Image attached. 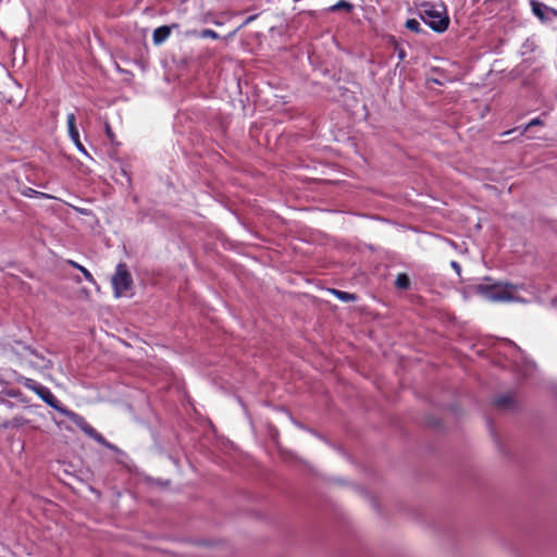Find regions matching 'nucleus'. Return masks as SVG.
<instances>
[{
    "label": "nucleus",
    "instance_id": "12",
    "mask_svg": "<svg viewBox=\"0 0 557 557\" xmlns=\"http://www.w3.org/2000/svg\"><path fill=\"white\" fill-rule=\"evenodd\" d=\"M70 263L74 268L78 269L81 271V273H83L85 280H87L88 282H94V277H92L91 273L86 268H84L83 265H79L78 263H76L74 261H70Z\"/></svg>",
    "mask_w": 557,
    "mask_h": 557
},
{
    "label": "nucleus",
    "instance_id": "9",
    "mask_svg": "<svg viewBox=\"0 0 557 557\" xmlns=\"http://www.w3.org/2000/svg\"><path fill=\"white\" fill-rule=\"evenodd\" d=\"M67 122V131L71 139H76L78 137L79 133L76 127V117L74 113H69L66 117Z\"/></svg>",
    "mask_w": 557,
    "mask_h": 557
},
{
    "label": "nucleus",
    "instance_id": "22",
    "mask_svg": "<svg viewBox=\"0 0 557 557\" xmlns=\"http://www.w3.org/2000/svg\"><path fill=\"white\" fill-rule=\"evenodd\" d=\"M515 131H516V129L507 131V133H506V134H510V133H512V132H515Z\"/></svg>",
    "mask_w": 557,
    "mask_h": 557
},
{
    "label": "nucleus",
    "instance_id": "13",
    "mask_svg": "<svg viewBox=\"0 0 557 557\" xmlns=\"http://www.w3.org/2000/svg\"><path fill=\"white\" fill-rule=\"evenodd\" d=\"M333 293L336 295V297L343 301H352L356 299V296L354 294L342 292V290H333Z\"/></svg>",
    "mask_w": 557,
    "mask_h": 557
},
{
    "label": "nucleus",
    "instance_id": "7",
    "mask_svg": "<svg viewBox=\"0 0 557 557\" xmlns=\"http://www.w3.org/2000/svg\"><path fill=\"white\" fill-rule=\"evenodd\" d=\"M494 404L502 410H509L515 408L516 399L512 394H504L495 398Z\"/></svg>",
    "mask_w": 557,
    "mask_h": 557
},
{
    "label": "nucleus",
    "instance_id": "17",
    "mask_svg": "<svg viewBox=\"0 0 557 557\" xmlns=\"http://www.w3.org/2000/svg\"><path fill=\"white\" fill-rule=\"evenodd\" d=\"M72 140H73V143L75 144L76 148H77L81 152H83V153L87 154V151H86V149H85L84 145L82 144V141H81V139H79V136H78V137H76V139H72Z\"/></svg>",
    "mask_w": 557,
    "mask_h": 557
},
{
    "label": "nucleus",
    "instance_id": "19",
    "mask_svg": "<svg viewBox=\"0 0 557 557\" xmlns=\"http://www.w3.org/2000/svg\"><path fill=\"white\" fill-rule=\"evenodd\" d=\"M451 268L456 271L458 275L461 273V267L457 261H451L450 263Z\"/></svg>",
    "mask_w": 557,
    "mask_h": 557
},
{
    "label": "nucleus",
    "instance_id": "10",
    "mask_svg": "<svg viewBox=\"0 0 557 557\" xmlns=\"http://www.w3.org/2000/svg\"><path fill=\"white\" fill-rule=\"evenodd\" d=\"M395 285L399 289H407L410 286V278L405 273H399L396 277Z\"/></svg>",
    "mask_w": 557,
    "mask_h": 557
},
{
    "label": "nucleus",
    "instance_id": "15",
    "mask_svg": "<svg viewBox=\"0 0 557 557\" xmlns=\"http://www.w3.org/2000/svg\"><path fill=\"white\" fill-rule=\"evenodd\" d=\"M406 27L409 29V30H412L414 33H419L421 29H420V23L419 21H417L416 18H410L406 22Z\"/></svg>",
    "mask_w": 557,
    "mask_h": 557
},
{
    "label": "nucleus",
    "instance_id": "5",
    "mask_svg": "<svg viewBox=\"0 0 557 557\" xmlns=\"http://www.w3.org/2000/svg\"><path fill=\"white\" fill-rule=\"evenodd\" d=\"M115 297L126 296L132 288L133 278L124 263H119L111 280Z\"/></svg>",
    "mask_w": 557,
    "mask_h": 557
},
{
    "label": "nucleus",
    "instance_id": "20",
    "mask_svg": "<svg viewBox=\"0 0 557 557\" xmlns=\"http://www.w3.org/2000/svg\"><path fill=\"white\" fill-rule=\"evenodd\" d=\"M107 134L110 138H112V132L109 126H107Z\"/></svg>",
    "mask_w": 557,
    "mask_h": 557
},
{
    "label": "nucleus",
    "instance_id": "11",
    "mask_svg": "<svg viewBox=\"0 0 557 557\" xmlns=\"http://www.w3.org/2000/svg\"><path fill=\"white\" fill-rule=\"evenodd\" d=\"M352 9V4L346 0H341L338 1L337 3H335L334 5L330 7V11L332 12H335V11H338V10H346V11H350Z\"/></svg>",
    "mask_w": 557,
    "mask_h": 557
},
{
    "label": "nucleus",
    "instance_id": "1",
    "mask_svg": "<svg viewBox=\"0 0 557 557\" xmlns=\"http://www.w3.org/2000/svg\"><path fill=\"white\" fill-rule=\"evenodd\" d=\"M522 288V285L498 282L495 284H480L475 286V293L493 302L523 301V299L517 295Z\"/></svg>",
    "mask_w": 557,
    "mask_h": 557
},
{
    "label": "nucleus",
    "instance_id": "14",
    "mask_svg": "<svg viewBox=\"0 0 557 557\" xmlns=\"http://www.w3.org/2000/svg\"><path fill=\"white\" fill-rule=\"evenodd\" d=\"M544 122L540 117L532 119L528 124H525L522 129L521 134H524L529 128L533 126H542Z\"/></svg>",
    "mask_w": 557,
    "mask_h": 557
},
{
    "label": "nucleus",
    "instance_id": "4",
    "mask_svg": "<svg viewBox=\"0 0 557 557\" xmlns=\"http://www.w3.org/2000/svg\"><path fill=\"white\" fill-rule=\"evenodd\" d=\"M63 416L69 418L73 423H75L86 435L94 438L97 443L106 446L111 450H117V447L111 443H109L99 432H97L82 416L72 411L64 410Z\"/></svg>",
    "mask_w": 557,
    "mask_h": 557
},
{
    "label": "nucleus",
    "instance_id": "8",
    "mask_svg": "<svg viewBox=\"0 0 557 557\" xmlns=\"http://www.w3.org/2000/svg\"><path fill=\"white\" fill-rule=\"evenodd\" d=\"M171 35V26H160L154 29L152 35L153 44L159 46L163 44Z\"/></svg>",
    "mask_w": 557,
    "mask_h": 557
},
{
    "label": "nucleus",
    "instance_id": "16",
    "mask_svg": "<svg viewBox=\"0 0 557 557\" xmlns=\"http://www.w3.org/2000/svg\"><path fill=\"white\" fill-rule=\"evenodd\" d=\"M23 195L24 196H27V197H34V196H41V197H48L47 195H45L44 193H40V191H36L32 188H27L23 191Z\"/></svg>",
    "mask_w": 557,
    "mask_h": 557
},
{
    "label": "nucleus",
    "instance_id": "21",
    "mask_svg": "<svg viewBox=\"0 0 557 557\" xmlns=\"http://www.w3.org/2000/svg\"><path fill=\"white\" fill-rule=\"evenodd\" d=\"M404 57H405V52H404L403 50H400V51H399V58H400V59H404Z\"/></svg>",
    "mask_w": 557,
    "mask_h": 557
},
{
    "label": "nucleus",
    "instance_id": "2",
    "mask_svg": "<svg viewBox=\"0 0 557 557\" xmlns=\"http://www.w3.org/2000/svg\"><path fill=\"white\" fill-rule=\"evenodd\" d=\"M419 16L434 32L443 33L448 28L449 16L443 3L425 1L419 7Z\"/></svg>",
    "mask_w": 557,
    "mask_h": 557
},
{
    "label": "nucleus",
    "instance_id": "18",
    "mask_svg": "<svg viewBox=\"0 0 557 557\" xmlns=\"http://www.w3.org/2000/svg\"><path fill=\"white\" fill-rule=\"evenodd\" d=\"M202 35H203V37H211V38H216L218 37V34L214 30H211V29L203 30Z\"/></svg>",
    "mask_w": 557,
    "mask_h": 557
},
{
    "label": "nucleus",
    "instance_id": "3",
    "mask_svg": "<svg viewBox=\"0 0 557 557\" xmlns=\"http://www.w3.org/2000/svg\"><path fill=\"white\" fill-rule=\"evenodd\" d=\"M17 382L20 384H22L24 387L36 393L48 406L55 409L60 413L63 414V411L67 410L66 408H64L60 405V401L57 399V397L51 393V391L48 387L39 384L35 380L25 377V376H20L17 379Z\"/></svg>",
    "mask_w": 557,
    "mask_h": 557
},
{
    "label": "nucleus",
    "instance_id": "6",
    "mask_svg": "<svg viewBox=\"0 0 557 557\" xmlns=\"http://www.w3.org/2000/svg\"><path fill=\"white\" fill-rule=\"evenodd\" d=\"M530 4L532 8L533 14L540 18L542 22L548 21V13L557 16V10L547 7L546 4L537 1V0H530Z\"/></svg>",
    "mask_w": 557,
    "mask_h": 557
}]
</instances>
